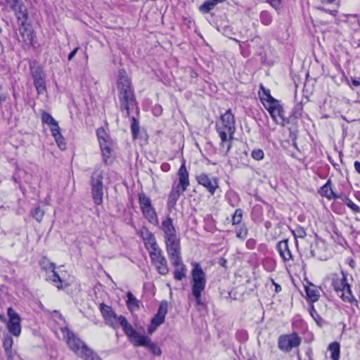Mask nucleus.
<instances>
[{
  "label": "nucleus",
  "instance_id": "f257e3e1",
  "mask_svg": "<svg viewBox=\"0 0 360 360\" xmlns=\"http://www.w3.org/2000/svg\"><path fill=\"white\" fill-rule=\"evenodd\" d=\"M216 130L220 138V150L227 155L232 148L236 131V121L231 109H228L216 122Z\"/></svg>",
  "mask_w": 360,
  "mask_h": 360
},
{
  "label": "nucleus",
  "instance_id": "f03ea898",
  "mask_svg": "<svg viewBox=\"0 0 360 360\" xmlns=\"http://www.w3.org/2000/svg\"><path fill=\"white\" fill-rule=\"evenodd\" d=\"M118 99L121 111H126V116H129L131 111L137 109V102L135 98L131 80L124 70L118 71L117 83Z\"/></svg>",
  "mask_w": 360,
  "mask_h": 360
},
{
  "label": "nucleus",
  "instance_id": "7ed1b4c3",
  "mask_svg": "<svg viewBox=\"0 0 360 360\" xmlns=\"http://www.w3.org/2000/svg\"><path fill=\"white\" fill-rule=\"evenodd\" d=\"M122 328L134 347H144L155 356H160L162 351L147 335L138 333L128 321L122 319Z\"/></svg>",
  "mask_w": 360,
  "mask_h": 360
},
{
  "label": "nucleus",
  "instance_id": "20e7f679",
  "mask_svg": "<svg viewBox=\"0 0 360 360\" xmlns=\"http://www.w3.org/2000/svg\"><path fill=\"white\" fill-rule=\"evenodd\" d=\"M70 349L84 360H102L86 345L67 328L62 329Z\"/></svg>",
  "mask_w": 360,
  "mask_h": 360
},
{
  "label": "nucleus",
  "instance_id": "39448f33",
  "mask_svg": "<svg viewBox=\"0 0 360 360\" xmlns=\"http://www.w3.org/2000/svg\"><path fill=\"white\" fill-rule=\"evenodd\" d=\"M179 183L177 185H173L172 191L169 194L167 200V207L169 210L174 209L180 196L186 191L190 185L189 174L184 162L177 172Z\"/></svg>",
  "mask_w": 360,
  "mask_h": 360
},
{
  "label": "nucleus",
  "instance_id": "423d86ee",
  "mask_svg": "<svg viewBox=\"0 0 360 360\" xmlns=\"http://www.w3.org/2000/svg\"><path fill=\"white\" fill-rule=\"evenodd\" d=\"M191 291L197 304H201L202 292L205 290L207 280L206 274L198 262H192Z\"/></svg>",
  "mask_w": 360,
  "mask_h": 360
},
{
  "label": "nucleus",
  "instance_id": "0eeeda50",
  "mask_svg": "<svg viewBox=\"0 0 360 360\" xmlns=\"http://www.w3.org/2000/svg\"><path fill=\"white\" fill-rule=\"evenodd\" d=\"M348 274L341 271V275L334 274L332 280V285L335 291L340 294L341 299L349 303H354L358 306V301L352 293L351 286L347 281Z\"/></svg>",
  "mask_w": 360,
  "mask_h": 360
},
{
  "label": "nucleus",
  "instance_id": "6e6552de",
  "mask_svg": "<svg viewBox=\"0 0 360 360\" xmlns=\"http://www.w3.org/2000/svg\"><path fill=\"white\" fill-rule=\"evenodd\" d=\"M148 245L150 249L148 250L149 255L156 270L161 275H167L169 271V269L167 260L165 257L162 249L159 247L157 242L148 243Z\"/></svg>",
  "mask_w": 360,
  "mask_h": 360
},
{
  "label": "nucleus",
  "instance_id": "1a4fd4ad",
  "mask_svg": "<svg viewBox=\"0 0 360 360\" xmlns=\"http://www.w3.org/2000/svg\"><path fill=\"white\" fill-rule=\"evenodd\" d=\"M90 185L94 203L101 205L103 198V171L100 168H95L91 176Z\"/></svg>",
  "mask_w": 360,
  "mask_h": 360
},
{
  "label": "nucleus",
  "instance_id": "9d476101",
  "mask_svg": "<svg viewBox=\"0 0 360 360\" xmlns=\"http://www.w3.org/2000/svg\"><path fill=\"white\" fill-rule=\"evenodd\" d=\"M264 105L276 123L284 127L289 124V119L285 117V112L281 102L271 96H269L267 102Z\"/></svg>",
  "mask_w": 360,
  "mask_h": 360
},
{
  "label": "nucleus",
  "instance_id": "9b49d317",
  "mask_svg": "<svg viewBox=\"0 0 360 360\" xmlns=\"http://www.w3.org/2000/svg\"><path fill=\"white\" fill-rule=\"evenodd\" d=\"M166 251L172 264H179L181 256L180 238L175 237L165 240Z\"/></svg>",
  "mask_w": 360,
  "mask_h": 360
},
{
  "label": "nucleus",
  "instance_id": "f8f14e48",
  "mask_svg": "<svg viewBox=\"0 0 360 360\" xmlns=\"http://www.w3.org/2000/svg\"><path fill=\"white\" fill-rule=\"evenodd\" d=\"M301 342V338L296 333L282 335L278 338V347L281 351L289 352L292 348L299 347Z\"/></svg>",
  "mask_w": 360,
  "mask_h": 360
},
{
  "label": "nucleus",
  "instance_id": "ddd939ff",
  "mask_svg": "<svg viewBox=\"0 0 360 360\" xmlns=\"http://www.w3.org/2000/svg\"><path fill=\"white\" fill-rule=\"evenodd\" d=\"M99 309L105 323L113 328H116L118 326V323L122 326V319L127 321L124 316H117L112 307L104 303L100 304Z\"/></svg>",
  "mask_w": 360,
  "mask_h": 360
},
{
  "label": "nucleus",
  "instance_id": "4468645a",
  "mask_svg": "<svg viewBox=\"0 0 360 360\" xmlns=\"http://www.w3.org/2000/svg\"><path fill=\"white\" fill-rule=\"evenodd\" d=\"M7 314L9 318V321L7 324L9 333L15 336L20 335L21 333V319L20 315L11 307L8 309Z\"/></svg>",
  "mask_w": 360,
  "mask_h": 360
},
{
  "label": "nucleus",
  "instance_id": "2eb2a0df",
  "mask_svg": "<svg viewBox=\"0 0 360 360\" xmlns=\"http://www.w3.org/2000/svg\"><path fill=\"white\" fill-rule=\"evenodd\" d=\"M196 179L198 183L205 187L212 195L219 188V179L216 177H210L207 174L202 173L199 174Z\"/></svg>",
  "mask_w": 360,
  "mask_h": 360
},
{
  "label": "nucleus",
  "instance_id": "dca6fc26",
  "mask_svg": "<svg viewBox=\"0 0 360 360\" xmlns=\"http://www.w3.org/2000/svg\"><path fill=\"white\" fill-rule=\"evenodd\" d=\"M28 19V12L27 11V15L25 19H18L20 22V25L19 27L20 34L22 37L23 42L27 44L31 45L32 44L33 39H34V32L31 26L28 24H26V22Z\"/></svg>",
  "mask_w": 360,
  "mask_h": 360
},
{
  "label": "nucleus",
  "instance_id": "f3484780",
  "mask_svg": "<svg viewBox=\"0 0 360 360\" xmlns=\"http://www.w3.org/2000/svg\"><path fill=\"white\" fill-rule=\"evenodd\" d=\"M7 6L14 11L17 19H25L27 15V8L22 0H4Z\"/></svg>",
  "mask_w": 360,
  "mask_h": 360
},
{
  "label": "nucleus",
  "instance_id": "a211bd4d",
  "mask_svg": "<svg viewBox=\"0 0 360 360\" xmlns=\"http://www.w3.org/2000/svg\"><path fill=\"white\" fill-rule=\"evenodd\" d=\"M163 232L164 240L178 237L173 220L170 217H167L162 221L160 227Z\"/></svg>",
  "mask_w": 360,
  "mask_h": 360
},
{
  "label": "nucleus",
  "instance_id": "6ab92c4d",
  "mask_svg": "<svg viewBox=\"0 0 360 360\" xmlns=\"http://www.w3.org/2000/svg\"><path fill=\"white\" fill-rule=\"evenodd\" d=\"M276 248L284 262H288L293 259L292 252L289 248L288 239L278 242L277 243Z\"/></svg>",
  "mask_w": 360,
  "mask_h": 360
},
{
  "label": "nucleus",
  "instance_id": "aec40b11",
  "mask_svg": "<svg viewBox=\"0 0 360 360\" xmlns=\"http://www.w3.org/2000/svg\"><path fill=\"white\" fill-rule=\"evenodd\" d=\"M319 193L321 196L326 197L328 200L337 199L341 198L340 195L336 194L333 191L332 181L330 179L322 187H321Z\"/></svg>",
  "mask_w": 360,
  "mask_h": 360
},
{
  "label": "nucleus",
  "instance_id": "412c9836",
  "mask_svg": "<svg viewBox=\"0 0 360 360\" xmlns=\"http://www.w3.org/2000/svg\"><path fill=\"white\" fill-rule=\"evenodd\" d=\"M143 217L153 225L158 224V219L155 212V208L153 205L147 207H144V209H141Z\"/></svg>",
  "mask_w": 360,
  "mask_h": 360
},
{
  "label": "nucleus",
  "instance_id": "4be33fe9",
  "mask_svg": "<svg viewBox=\"0 0 360 360\" xmlns=\"http://www.w3.org/2000/svg\"><path fill=\"white\" fill-rule=\"evenodd\" d=\"M179 264H172L174 267V278L176 281H181L186 276L187 269L183 263L182 258L180 259Z\"/></svg>",
  "mask_w": 360,
  "mask_h": 360
},
{
  "label": "nucleus",
  "instance_id": "5701e85b",
  "mask_svg": "<svg viewBox=\"0 0 360 360\" xmlns=\"http://www.w3.org/2000/svg\"><path fill=\"white\" fill-rule=\"evenodd\" d=\"M139 234L143 240L145 247L148 250V251L150 250L148 247V243L156 242L155 238L153 236V234L146 228H143L142 229H141L139 231Z\"/></svg>",
  "mask_w": 360,
  "mask_h": 360
},
{
  "label": "nucleus",
  "instance_id": "b1692460",
  "mask_svg": "<svg viewBox=\"0 0 360 360\" xmlns=\"http://www.w3.org/2000/svg\"><path fill=\"white\" fill-rule=\"evenodd\" d=\"M305 292L307 294V299L311 302H315L319 300L320 295L316 287L310 284L308 286H305Z\"/></svg>",
  "mask_w": 360,
  "mask_h": 360
},
{
  "label": "nucleus",
  "instance_id": "393cba45",
  "mask_svg": "<svg viewBox=\"0 0 360 360\" xmlns=\"http://www.w3.org/2000/svg\"><path fill=\"white\" fill-rule=\"evenodd\" d=\"M127 306L131 311L139 309L140 302L135 297L131 292L129 291L127 294Z\"/></svg>",
  "mask_w": 360,
  "mask_h": 360
},
{
  "label": "nucleus",
  "instance_id": "a878e982",
  "mask_svg": "<svg viewBox=\"0 0 360 360\" xmlns=\"http://www.w3.org/2000/svg\"><path fill=\"white\" fill-rule=\"evenodd\" d=\"M41 121L43 123L47 124L53 131V129H58L59 125L58 122L51 116L49 112L43 111L41 114Z\"/></svg>",
  "mask_w": 360,
  "mask_h": 360
},
{
  "label": "nucleus",
  "instance_id": "bb28decb",
  "mask_svg": "<svg viewBox=\"0 0 360 360\" xmlns=\"http://www.w3.org/2000/svg\"><path fill=\"white\" fill-rule=\"evenodd\" d=\"M303 113V105L302 103H297L295 105L291 114L289 117V123L290 122V120H298L302 117Z\"/></svg>",
  "mask_w": 360,
  "mask_h": 360
},
{
  "label": "nucleus",
  "instance_id": "cd10ccee",
  "mask_svg": "<svg viewBox=\"0 0 360 360\" xmlns=\"http://www.w3.org/2000/svg\"><path fill=\"white\" fill-rule=\"evenodd\" d=\"M52 136L54 137L56 142L57 143L58 147L65 150L66 148V143L65 142V139L60 131V127L58 129H53L51 131Z\"/></svg>",
  "mask_w": 360,
  "mask_h": 360
},
{
  "label": "nucleus",
  "instance_id": "c85d7f7f",
  "mask_svg": "<svg viewBox=\"0 0 360 360\" xmlns=\"http://www.w3.org/2000/svg\"><path fill=\"white\" fill-rule=\"evenodd\" d=\"M49 269H51V275L49 276V278L53 281V283L55 284V285L58 288H62V281L58 274L56 271H55V264L53 263L50 264Z\"/></svg>",
  "mask_w": 360,
  "mask_h": 360
},
{
  "label": "nucleus",
  "instance_id": "c756f323",
  "mask_svg": "<svg viewBox=\"0 0 360 360\" xmlns=\"http://www.w3.org/2000/svg\"><path fill=\"white\" fill-rule=\"evenodd\" d=\"M13 344V338L11 336H6L4 339L3 347L6 352L8 360H12V351L11 348Z\"/></svg>",
  "mask_w": 360,
  "mask_h": 360
},
{
  "label": "nucleus",
  "instance_id": "7c9ffc66",
  "mask_svg": "<svg viewBox=\"0 0 360 360\" xmlns=\"http://www.w3.org/2000/svg\"><path fill=\"white\" fill-rule=\"evenodd\" d=\"M328 350L330 352L332 360H339L340 345L338 342H333L328 345Z\"/></svg>",
  "mask_w": 360,
  "mask_h": 360
},
{
  "label": "nucleus",
  "instance_id": "2f4dec72",
  "mask_svg": "<svg viewBox=\"0 0 360 360\" xmlns=\"http://www.w3.org/2000/svg\"><path fill=\"white\" fill-rule=\"evenodd\" d=\"M96 134L100 145H101V143H103L104 144L108 143L109 136L103 127H100L96 130Z\"/></svg>",
  "mask_w": 360,
  "mask_h": 360
},
{
  "label": "nucleus",
  "instance_id": "473e14b6",
  "mask_svg": "<svg viewBox=\"0 0 360 360\" xmlns=\"http://www.w3.org/2000/svg\"><path fill=\"white\" fill-rule=\"evenodd\" d=\"M139 202L141 209H144V207H150L152 205L150 198L143 193H141L139 195Z\"/></svg>",
  "mask_w": 360,
  "mask_h": 360
},
{
  "label": "nucleus",
  "instance_id": "72a5a7b5",
  "mask_svg": "<svg viewBox=\"0 0 360 360\" xmlns=\"http://www.w3.org/2000/svg\"><path fill=\"white\" fill-rule=\"evenodd\" d=\"M217 4L212 0H207L205 1L199 8V10L202 13H207L212 10Z\"/></svg>",
  "mask_w": 360,
  "mask_h": 360
},
{
  "label": "nucleus",
  "instance_id": "f704fd0d",
  "mask_svg": "<svg viewBox=\"0 0 360 360\" xmlns=\"http://www.w3.org/2000/svg\"><path fill=\"white\" fill-rule=\"evenodd\" d=\"M45 212L41 210L40 207H36L31 211V214L33 218L38 222H41L44 218Z\"/></svg>",
  "mask_w": 360,
  "mask_h": 360
},
{
  "label": "nucleus",
  "instance_id": "c9c22d12",
  "mask_svg": "<svg viewBox=\"0 0 360 360\" xmlns=\"http://www.w3.org/2000/svg\"><path fill=\"white\" fill-rule=\"evenodd\" d=\"M259 19L261 22L266 26L269 25L273 20L271 15L266 11H263L260 13Z\"/></svg>",
  "mask_w": 360,
  "mask_h": 360
},
{
  "label": "nucleus",
  "instance_id": "e433bc0d",
  "mask_svg": "<svg viewBox=\"0 0 360 360\" xmlns=\"http://www.w3.org/2000/svg\"><path fill=\"white\" fill-rule=\"evenodd\" d=\"M342 201L349 207L354 213L360 212V207L354 203L347 196H343L340 198Z\"/></svg>",
  "mask_w": 360,
  "mask_h": 360
},
{
  "label": "nucleus",
  "instance_id": "4c0bfd02",
  "mask_svg": "<svg viewBox=\"0 0 360 360\" xmlns=\"http://www.w3.org/2000/svg\"><path fill=\"white\" fill-rule=\"evenodd\" d=\"M292 233L296 240V244L297 245V238H304L307 236L305 229L300 226H297L295 229L292 230Z\"/></svg>",
  "mask_w": 360,
  "mask_h": 360
},
{
  "label": "nucleus",
  "instance_id": "58836bf2",
  "mask_svg": "<svg viewBox=\"0 0 360 360\" xmlns=\"http://www.w3.org/2000/svg\"><path fill=\"white\" fill-rule=\"evenodd\" d=\"M262 209L261 206H255L252 212L251 216L253 221L259 223L262 221Z\"/></svg>",
  "mask_w": 360,
  "mask_h": 360
},
{
  "label": "nucleus",
  "instance_id": "ea45409f",
  "mask_svg": "<svg viewBox=\"0 0 360 360\" xmlns=\"http://www.w3.org/2000/svg\"><path fill=\"white\" fill-rule=\"evenodd\" d=\"M34 85L36 88L38 94H44L46 91V86L44 78L34 82Z\"/></svg>",
  "mask_w": 360,
  "mask_h": 360
},
{
  "label": "nucleus",
  "instance_id": "a19ab883",
  "mask_svg": "<svg viewBox=\"0 0 360 360\" xmlns=\"http://www.w3.org/2000/svg\"><path fill=\"white\" fill-rule=\"evenodd\" d=\"M167 307H168V303L166 300H163L160 302V304L159 306L158 312L156 315L158 316H160L163 319H165V315L167 313Z\"/></svg>",
  "mask_w": 360,
  "mask_h": 360
},
{
  "label": "nucleus",
  "instance_id": "79ce46f5",
  "mask_svg": "<svg viewBox=\"0 0 360 360\" xmlns=\"http://www.w3.org/2000/svg\"><path fill=\"white\" fill-rule=\"evenodd\" d=\"M131 129L134 139H136L139 132V121L134 117L131 118Z\"/></svg>",
  "mask_w": 360,
  "mask_h": 360
},
{
  "label": "nucleus",
  "instance_id": "37998d69",
  "mask_svg": "<svg viewBox=\"0 0 360 360\" xmlns=\"http://www.w3.org/2000/svg\"><path fill=\"white\" fill-rule=\"evenodd\" d=\"M243 210L240 208L236 209L234 214L232 216V224L238 225L240 224L243 218Z\"/></svg>",
  "mask_w": 360,
  "mask_h": 360
},
{
  "label": "nucleus",
  "instance_id": "c03bdc74",
  "mask_svg": "<svg viewBox=\"0 0 360 360\" xmlns=\"http://www.w3.org/2000/svg\"><path fill=\"white\" fill-rule=\"evenodd\" d=\"M100 147L101 149L103 161L105 163H107L108 160L109 159L110 155V148L108 143L104 144L103 143H101V145H100Z\"/></svg>",
  "mask_w": 360,
  "mask_h": 360
},
{
  "label": "nucleus",
  "instance_id": "a18cd8bd",
  "mask_svg": "<svg viewBox=\"0 0 360 360\" xmlns=\"http://www.w3.org/2000/svg\"><path fill=\"white\" fill-rule=\"evenodd\" d=\"M248 230L245 225L243 224L236 230V236L238 238L244 240L248 236Z\"/></svg>",
  "mask_w": 360,
  "mask_h": 360
},
{
  "label": "nucleus",
  "instance_id": "49530a36",
  "mask_svg": "<svg viewBox=\"0 0 360 360\" xmlns=\"http://www.w3.org/2000/svg\"><path fill=\"white\" fill-rule=\"evenodd\" d=\"M252 158L255 160H261L264 158V153L262 149H255L252 151Z\"/></svg>",
  "mask_w": 360,
  "mask_h": 360
},
{
  "label": "nucleus",
  "instance_id": "de8ad7c7",
  "mask_svg": "<svg viewBox=\"0 0 360 360\" xmlns=\"http://www.w3.org/2000/svg\"><path fill=\"white\" fill-rule=\"evenodd\" d=\"M165 319H163L160 316H158V315L155 314L151 320L152 326H153L155 328H157L159 326L163 323Z\"/></svg>",
  "mask_w": 360,
  "mask_h": 360
},
{
  "label": "nucleus",
  "instance_id": "09e8293b",
  "mask_svg": "<svg viewBox=\"0 0 360 360\" xmlns=\"http://www.w3.org/2000/svg\"><path fill=\"white\" fill-rule=\"evenodd\" d=\"M260 89L263 91V96H262L260 98L262 102L264 103V102H267L269 100V96L271 95L270 94V91L269 89H266L262 84L260 85Z\"/></svg>",
  "mask_w": 360,
  "mask_h": 360
},
{
  "label": "nucleus",
  "instance_id": "8fccbe9b",
  "mask_svg": "<svg viewBox=\"0 0 360 360\" xmlns=\"http://www.w3.org/2000/svg\"><path fill=\"white\" fill-rule=\"evenodd\" d=\"M32 77L34 82L40 80L44 78L43 72L40 69H37L32 72Z\"/></svg>",
  "mask_w": 360,
  "mask_h": 360
},
{
  "label": "nucleus",
  "instance_id": "3c124183",
  "mask_svg": "<svg viewBox=\"0 0 360 360\" xmlns=\"http://www.w3.org/2000/svg\"><path fill=\"white\" fill-rule=\"evenodd\" d=\"M266 1L269 3L276 10L279 9L281 0H266Z\"/></svg>",
  "mask_w": 360,
  "mask_h": 360
},
{
  "label": "nucleus",
  "instance_id": "603ef678",
  "mask_svg": "<svg viewBox=\"0 0 360 360\" xmlns=\"http://www.w3.org/2000/svg\"><path fill=\"white\" fill-rule=\"evenodd\" d=\"M256 245V240L253 238H250L246 242V247L249 250H253Z\"/></svg>",
  "mask_w": 360,
  "mask_h": 360
},
{
  "label": "nucleus",
  "instance_id": "864d4df0",
  "mask_svg": "<svg viewBox=\"0 0 360 360\" xmlns=\"http://www.w3.org/2000/svg\"><path fill=\"white\" fill-rule=\"evenodd\" d=\"M79 50V47H76L73 51H72L68 55V60H71L76 55L77 51Z\"/></svg>",
  "mask_w": 360,
  "mask_h": 360
},
{
  "label": "nucleus",
  "instance_id": "5fc2aeb1",
  "mask_svg": "<svg viewBox=\"0 0 360 360\" xmlns=\"http://www.w3.org/2000/svg\"><path fill=\"white\" fill-rule=\"evenodd\" d=\"M354 167L356 172L360 174V162L355 161L354 163Z\"/></svg>",
  "mask_w": 360,
  "mask_h": 360
},
{
  "label": "nucleus",
  "instance_id": "6e6d98bb",
  "mask_svg": "<svg viewBox=\"0 0 360 360\" xmlns=\"http://www.w3.org/2000/svg\"><path fill=\"white\" fill-rule=\"evenodd\" d=\"M352 84L353 86L358 87L360 86V79H352Z\"/></svg>",
  "mask_w": 360,
  "mask_h": 360
},
{
  "label": "nucleus",
  "instance_id": "4d7b16f0",
  "mask_svg": "<svg viewBox=\"0 0 360 360\" xmlns=\"http://www.w3.org/2000/svg\"><path fill=\"white\" fill-rule=\"evenodd\" d=\"M311 349H309L307 352V354L309 356V359L308 360H312L311 359ZM297 357H298V360H301V358H300V354L299 352H297Z\"/></svg>",
  "mask_w": 360,
  "mask_h": 360
},
{
  "label": "nucleus",
  "instance_id": "13d9d810",
  "mask_svg": "<svg viewBox=\"0 0 360 360\" xmlns=\"http://www.w3.org/2000/svg\"><path fill=\"white\" fill-rule=\"evenodd\" d=\"M264 226L266 229H269L271 227V223L269 221L264 222Z\"/></svg>",
  "mask_w": 360,
  "mask_h": 360
},
{
  "label": "nucleus",
  "instance_id": "bf43d9fd",
  "mask_svg": "<svg viewBox=\"0 0 360 360\" xmlns=\"http://www.w3.org/2000/svg\"><path fill=\"white\" fill-rule=\"evenodd\" d=\"M274 284L275 285V288H276V292H280L281 290V287L280 285L274 282Z\"/></svg>",
  "mask_w": 360,
  "mask_h": 360
},
{
  "label": "nucleus",
  "instance_id": "052dcab7",
  "mask_svg": "<svg viewBox=\"0 0 360 360\" xmlns=\"http://www.w3.org/2000/svg\"><path fill=\"white\" fill-rule=\"evenodd\" d=\"M169 166L168 164H165V165H162V169L163 171H167L169 169Z\"/></svg>",
  "mask_w": 360,
  "mask_h": 360
},
{
  "label": "nucleus",
  "instance_id": "680f3d73",
  "mask_svg": "<svg viewBox=\"0 0 360 360\" xmlns=\"http://www.w3.org/2000/svg\"><path fill=\"white\" fill-rule=\"evenodd\" d=\"M156 328H155L153 326H152V324L150 325V326L148 328V333H153V331L155 330Z\"/></svg>",
  "mask_w": 360,
  "mask_h": 360
},
{
  "label": "nucleus",
  "instance_id": "e2e57ef3",
  "mask_svg": "<svg viewBox=\"0 0 360 360\" xmlns=\"http://www.w3.org/2000/svg\"><path fill=\"white\" fill-rule=\"evenodd\" d=\"M349 266H350L352 268H354V267L355 262H354V261L352 259H350L349 262Z\"/></svg>",
  "mask_w": 360,
  "mask_h": 360
},
{
  "label": "nucleus",
  "instance_id": "0e129e2a",
  "mask_svg": "<svg viewBox=\"0 0 360 360\" xmlns=\"http://www.w3.org/2000/svg\"><path fill=\"white\" fill-rule=\"evenodd\" d=\"M213 2H214L216 4H218L219 3H222L224 1H225V0H212Z\"/></svg>",
  "mask_w": 360,
  "mask_h": 360
},
{
  "label": "nucleus",
  "instance_id": "69168bd1",
  "mask_svg": "<svg viewBox=\"0 0 360 360\" xmlns=\"http://www.w3.org/2000/svg\"><path fill=\"white\" fill-rule=\"evenodd\" d=\"M53 313L58 316V318L62 319V315L58 311H53Z\"/></svg>",
  "mask_w": 360,
  "mask_h": 360
},
{
  "label": "nucleus",
  "instance_id": "338daca9",
  "mask_svg": "<svg viewBox=\"0 0 360 360\" xmlns=\"http://www.w3.org/2000/svg\"><path fill=\"white\" fill-rule=\"evenodd\" d=\"M0 320L1 321H4V316L3 315H0Z\"/></svg>",
  "mask_w": 360,
  "mask_h": 360
},
{
  "label": "nucleus",
  "instance_id": "774afa93",
  "mask_svg": "<svg viewBox=\"0 0 360 360\" xmlns=\"http://www.w3.org/2000/svg\"><path fill=\"white\" fill-rule=\"evenodd\" d=\"M311 310H312V311H314V307H313V306L311 307Z\"/></svg>",
  "mask_w": 360,
  "mask_h": 360
}]
</instances>
